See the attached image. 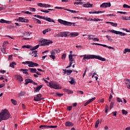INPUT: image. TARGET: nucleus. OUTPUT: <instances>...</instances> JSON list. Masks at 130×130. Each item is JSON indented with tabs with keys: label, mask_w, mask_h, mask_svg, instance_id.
<instances>
[{
	"label": "nucleus",
	"mask_w": 130,
	"mask_h": 130,
	"mask_svg": "<svg viewBox=\"0 0 130 130\" xmlns=\"http://www.w3.org/2000/svg\"><path fill=\"white\" fill-rule=\"evenodd\" d=\"M83 57V61H84V60L86 61L85 59H93L94 58H95L96 59H99V60H101L102 61H105L106 60V59H105V58H103L100 56H97L95 55L85 54V55L80 56V57Z\"/></svg>",
	"instance_id": "f257e3e1"
},
{
	"label": "nucleus",
	"mask_w": 130,
	"mask_h": 130,
	"mask_svg": "<svg viewBox=\"0 0 130 130\" xmlns=\"http://www.w3.org/2000/svg\"><path fill=\"white\" fill-rule=\"evenodd\" d=\"M9 118H12V116L8 110L5 109L0 113V122H2V120H7Z\"/></svg>",
	"instance_id": "f03ea898"
},
{
	"label": "nucleus",
	"mask_w": 130,
	"mask_h": 130,
	"mask_svg": "<svg viewBox=\"0 0 130 130\" xmlns=\"http://www.w3.org/2000/svg\"><path fill=\"white\" fill-rule=\"evenodd\" d=\"M58 22L60 23V24L64 25V26H71L72 25H73V26H75V24H76V23L75 22H70L66 20H62V19H58Z\"/></svg>",
	"instance_id": "7ed1b4c3"
},
{
	"label": "nucleus",
	"mask_w": 130,
	"mask_h": 130,
	"mask_svg": "<svg viewBox=\"0 0 130 130\" xmlns=\"http://www.w3.org/2000/svg\"><path fill=\"white\" fill-rule=\"evenodd\" d=\"M34 17H37V18H39V19H43V20H45L46 21H47V22L55 23V21H54V20H53L52 19L49 17H45V16L43 17L38 15H34Z\"/></svg>",
	"instance_id": "20e7f679"
},
{
	"label": "nucleus",
	"mask_w": 130,
	"mask_h": 130,
	"mask_svg": "<svg viewBox=\"0 0 130 130\" xmlns=\"http://www.w3.org/2000/svg\"><path fill=\"white\" fill-rule=\"evenodd\" d=\"M49 87L50 88H53V89H55L56 90H58L59 88V85L55 82H51L49 83Z\"/></svg>",
	"instance_id": "39448f33"
},
{
	"label": "nucleus",
	"mask_w": 130,
	"mask_h": 130,
	"mask_svg": "<svg viewBox=\"0 0 130 130\" xmlns=\"http://www.w3.org/2000/svg\"><path fill=\"white\" fill-rule=\"evenodd\" d=\"M50 43H52V41L43 40L41 41V46H46V45H49Z\"/></svg>",
	"instance_id": "423d86ee"
},
{
	"label": "nucleus",
	"mask_w": 130,
	"mask_h": 130,
	"mask_svg": "<svg viewBox=\"0 0 130 130\" xmlns=\"http://www.w3.org/2000/svg\"><path fill=\"white\" fill-rule=\"evenodd\" d=\"M108 31H109V32H110L111 33H114V34H116V35H120V36H125V35H126V34L124 32H122L121 31H118L114 29L109 30Z\"/></svg>",
	"instance_id": "0eeeda50"
},
{
	"label": "nucleus",
	"mask_w": 130,
	"mask_h": 130,
	"mask_svg": "<svg viewBox=\"0 0 130 130\" xmlns=\"http://www.w3.org/2000/svg\"><path fill=\"white\" fill-rule=\"evenodd\" d=\"M26 63L28 64L29 68H34V67H38L39 64L37 63H34L33 61H26Z\"/></svg>",
	"instance_id": "6e6552de"
},
{
	"label": "nucleus",
	"mask_w": 130,
	"mask_h": 130,
	"mask_svg": "<svg viewBox=\"0 0 130 130\" xmlns=\"http://www.w3.org/2000/svg\"><path fill=\"white\" fill-rule=\"evenodd\" d=\"M55 9H57L58 10H64L65 11H68V12H71V13H73V14H77V13H79V11H76L75 10H71L70 9H64L62 7H55Z\"/></svg>",
	"instance_id": "1a4fd4ad"
},
{
	"label": "nucleus",
	"mask_w": 130,
	"mask_h": 130,
	"mask_svg": "<svg viewBox=\"0 0 130 130\" xmlns=\"http://www.w3.org/2000/svg\"><path fill=\"white\" fill-rule=\"evenodd\" d=\"M16 21H19V22H21V23H28L29 20L27 19H25L23 17H19L18 19H16Z\"/></svg>",
	"instance_id": "9d476101"
},
{
	"label": "nucleus",
	"mask_w": 130,
	"mask_h": 130,
	"mask_svg": "<svg viewBox=\"0 0 130 130\" xmlns=\"http://www.w3.org/2000/svg\"><path fill=\"white\" fill-rule=\"evenodd\" d=\"M41 97H42L41 94H38L37 95L36 97L34 98V101L37 102L41 101L42 99H44L43 98H41Z\"/></svg>",
	"instance_id": "9b49d317"
},
{
	"label": "nucleus",
	"mask_w": 130,
	"mask_h": 130,
	"mask_svg": "<svg viewBox=\"0 0 130 130\" xmlns=\"http://www.w3.org/2000/svg\"><path fill=\"white\" fill-rule=\"evenodd\" d=\"M101 8H109V7H111V4L110 3H103L101 6Z\"/></svg>",
	"instance_id": "f8f14e48"
},
{
	"label": "nucleus",
	"mask_w": 130,
	"mask_h": 130,
	"mask_svg": "<svg viewBox=\"0 0 130 130\" xmlns=\"http://www.w3.org/2000/svg\"><path fill=\"white\" fill-rule=\"evenodd\" d=\"M59 36H60V37H68V36H70V35L69 34V32H60L59 33Z\"/></svg>",
	"instance_id": "ddd939ff"
},
{
	"label": "nucleus",
	"mask_w": 130,
	"mask_h": 130,
	"mask_svg": "<svg viewBox=\"0 0 130 130\" xmlns=\"http://www.w3.org/2000/svg\"><path fill=\"white\" fill-rule=\"evenodd\" d=\"M69 35H70V37H77V36H79V32H73L70 33Z\"/></svg>",
	"instance_id": "4468645a"
},
{
	"label": "nucleus",
	"mask_w": 130,
	"mask_h": 130,
	"mask_svg": "<svg viewBox=\"0 0 130 130\" xmlns=\"http://www.w3.org/2000/svg\"><path fill=\"white\" fill-rule=\"evenodd\" d=\"M43 86V85H41L38 86L37 88L34 87L35 93H36L37 92H39V91H40V89H41V88H42Z\"/></svg>",
	"instance_id": "2eb2a0df"
},
{
	"label": "nucleus",
	"mask_w": 130,
	"mask_h": 130,
	"mask_svg": "<svg viewBox=\"0 0 130 130\" xmlns=\"http://www.w3.org/2000/svg\"><path fill=\"white\" fill-rule=\"evenodd\" d=\"M125 83L126 85L127 88L130 90V80L128 79H125Z\"/></svg>",
	"instance_id": "dca6fc26"
},
{
	"label": "nucleus",
	"mask_w": 130,
	"mask_h": 130,
	"mask_svg": "<svg viewBox=\"0 0 130 130\" xmlns=\"http://www.w3.org/2000/svg\"><path fill=\"white\" fill-rule=\"evenodd\" d=\"M57 53H59V50L58 49H54L51 51V54L55 55Z\"/></svg>",
	"instance_id": "f3484780"
},
{
	"label": "nucleus",
	"mask_w": 130,
	"mask_h": 130,
	"mask_svg": "<svg viewBox=\"0 0 130 130\" xmlns=\"http://www.w3.org/2000/svg\"><path fill=\"white\" fill-rule=\"evenodd\" d=\"M65 125L68 127H72L74 126V123L70 121H67L65 123Z\"/></svg>",
	"instance_id": "a211bd4d"
},
{
	"label": "nucleus",
	"mask_w": 130,
	"mask_h": 130,
	"mask_svg": "<svg viewBox=\"0 0 130 130\" xmlns=\"http://www.w3.org/2000/svg\"><path fill=\"white\" fill-rule=\"evenodd\" d=\"M83 7H84V8H92L93 5L90 4V3L88 2L87 4H83Z\"/></svg>",
	"instance_id": "6ab92c4d"
},
{
	"label": "nucleus",
	"mask_w": 130,
	"mask_h": 130,
	"mask_svg": "<svg viewBox=\"0 0 130 130\" xmlns=\"http://www.w3.org/2000/svg\"><path fill=\"white\" fill-rule=\"evenodd\" d=\"M25 83H24V85H28L29 83H33V80L32 79H26L25 80Z\"/></svg>",
	"instance_id": "aec40b11"
},
{
	"label": "nucleus",
	"mask_w": 130,
	"mask_h": 130,
	"mask_svg": "<svg viewBox=\"0 0 130 130\" xmlns=\"http://www.w3.org/2000/svg\"><path fill=\"white\" fill-rule=\"evenodd\" d=\"M64 92H65L66 93H67V94H73V93H74V92L70 89H68L67 88H64L63 89Z\"/></svg>",
	"instance_id": "412c9836"
},
{
	"label": "nucleus",
	"mask_w": 130,
	"mask_h": 130,
	"mask_svg": "<svg viewBox=\"0 0 130 130\" xmlns=\"http://www.w3.org/2000/svg\"><path fill=\"white\" fill-rule=\"evenodd\" d=\"M0 23H6V24H11L12 23V22H11L10 21H7V20L2 19L1 20H0Z\"/></svg>",
	"instance_id": "4be33fe9"
},
{
	"label": "nucleus",
	"mask_w": 130,
	"mask_h": 130,
	"mask_svg": "<svg viewBox=\"0 0 130 130\" xmlns=\"http://www.w3.org/2000/svg\"><path fill=\"white\" fill-rule=\"evenodd\" d=\"M17 80L19 81L20 83H22L23 81V77L20 75H17Z\"/></svg>",
	"instance_id": "5701e85b"
},
{
	"label": "nucleus",
	"mask_w": 130,
	"mask_h": 130,
	"mask_svg": "<svg viewBox=\"0 0 130 130\" xmlns=\"http://www.w3.org/2000/svg\"><path fill=\"white\" fill-rule=\"evenodd\" d=\"M100 46H103V47H107V48H109V49H114V48L111 47V46H108L106 45H103V44H101L100 45Z\"/></svg>",
	"instance_id": "b1692460"
},
{
	"label": "nucleus",
	"mask_w": 130,
	"mask_h": 130,
	"mask_svg": "<svg viewBox=\"0 0 130 130\" xmlns=\"http://www.w3.org/2000/svg\"><path fill=\"white\" fill-rule=\"evenodd\" d=\"M50 31H51V29H50V28H47L43 31V34H44V35H45V34H46L47 32H50Z\"/></svg>",
	"instance_id": "393cba45"
},
{
	"label": "nucleus",
	"mask_w": 130,
	"mask_h": 130,
	"mask_svg": "<svg viewBox=\"0 0 130 130\" xmlns=\"http://www.w3.org/2000/svg\"><path fill=\"white\" fill-rule=\"evenodd\" d=\"M31 54V55L32 56H34L35 57H36L37 55V50H35L32 51L31 53H30Z\"/></svg>",
	"instance_id": "a878e982"
},
{
	"label": "nucleus",
	"mask_w": 130,
	"mask_h": 130,
	"mask_svg": "<svg viewBox=\"0 0 130 130\" xmlns=\"http://www.w3.org/2000/svg\"><path fill=\"white\" fill-rule=\"evenodd\" d=\"M32 20L34 22H36L37 23H38V24H41V21L39 20V19H38L33 18Z\"/></svg>",
	"instance_id": "bb28decb"
},
{
	"label": "nucleus",
	"mask_w": 130,
	"mask_h": 130,
	"mask_svg": "<svg viewBox=\"0 0 130 130\" xmlns=\"http://www.w3.org/2000/svg\"><path fill=\"white\" fill-rule=\"evenodd\" d=\"M28 70H29L30 73H36V72L37 71V70L34 68H29Z\"/></svg>",
	"instance_id": "cd10ccee"
},
{
	"label": "nucleus",
	"mask_w": 130,
	"mask_h": 130,
	"mask_svg": "<svg viewBox=\"0 0 130 130\" xmlns=\"http://www.w3.org/2000/svg\"><path fill=\"white\" fill-rule=\"evenodd\" d=\"M70 60V64L72 66L73 64V62L74 61V59L72 58V56H70L69 57Z\"/></svg>",
	"instance_id": "c85d7f7f"
},
{
	"label": "nucleus",
	"mask_w": 130,
	"mask_h": 130,
	"mask_svg": "<svg viewBox=\"0 0 130 130\" xmlns=\"http://www.w3.org/2000/svg\"><path fill=\"white\" fill-rule=\"evenodd\" d=\"M16 62H12L10 63L9 67L14 69L15 68V66H16Z\"/></svg>",
	"instance_id": "c756f323"
},
{
	"label": "nucleus",
	"mask_w": 130,
	"mask_h": 130,
	"mask_svg": "<svg viewBox=\"0 0 130 130\" xmlns=\"http://www.w3.org/2000/svg\"><path fill=\"white\" fill-rule=\"evenodd\" d=\"M106 38L108 39V40L109 41H110V42H112L113 41V39L111 38V37L108 35L106 36Z\"/></svg>",
	"instance_id": "7c9ffc66"
},
{
	"label": "nucleus",
	"mask_w": 130,
	"mask_h": 130,
	"mask_svg": "<svg viewBox=\"0 0 130 130\" xmlns=\"http://www.w3.org/2000/svg\"><path fill=\"white\" fill-rule=\"evenodd\" d=\"M11 101L12 103L13 104V105H17V104H18V102H17L16 100L14 99H11Z\"/></svg>",
	"instance_id": "2f4dec72"
},
{
	"label": "nucleus",
	"mask_w": 130,
	"mask_h": 130,
	"mask_svg": "<svg viewBox=\"0 0 130 130\" xmlns=\"http://www.w3.org/2000/svg\"><path fill=\"white\" fill-rule=\"evenodd\" d=\"M32 46L30 45H24L22 47V48H27L31 50Z\"/></svg>",
	"instance_id": "473e14b6"
},
{
	"label": "nucleus",
	"mask_w": 130,
	"mask_h": 130,
	"mask_svg": "<svg viewBox=\"0 0 130 130\" xmlns=\"http://www.w3.org/2000/svg\"><path fill=\"white\" fill-rule=\"evenodd\" d=\"M114 106V102H111L110 105V110H111L112 108H113Z\"/></svg>",
	"instance_id": "72a5a7b5"
},
{
	"label": "nucleus",
	"mask_w": 130,
	"mask_h": 130,
	"mask_svg": "<svg viewBox=\"0 0 130 130\" xmlns=\"http://www.w3.org/2000/svg\"><path fill=\"white\" fill-rule=\"evenodd\" d=\"M39 48V45H38L34 47H31L30 50H36V49H37V48Z\"/></svg>",
	"instance_id": "f704fd0d"
},
{
	"label": "nucleus",
	"mask_w": 130,
	"mask_h": 130,
	"mask_svg": "<svg viewBox=\"0 0 130 130\" xmlns=\"http://www.w3.org/2000/svg\"><path fill=\"white\" fill-rule=\"evenodd\" d=\"M57 125H48V128H56Z\"/></svg>",
	"instance_id": "c9c22d12"
},
{
	"label": "nucleus",
	"mask_w": 130,
	"mask_h": 130,
	"mask_svg": "<svg viewBox=\"0 0 130 130\" xmlns=\"http://www.w3.org/2000/svg\"><path fill=\"white\" fill-rule=\"evenodd\" d=\"M28 10V11H30V12H36V9H35V8L29 7Z\"/></svg>",
	"instance_id": "e433bc0d"
},
{
	"label": "nucleus",
	"mask_w": 130,
	"mask_h": 130,
	"mask_svg": "<svg viewBox=\"0 0 130 130\" xmlns=\"http://www.w3.org/2000/svg\"><path fill=\"white\" fill-rule=\"evenodd\" d=\"M126 52H130V49L125 48L124 49V51H123V54H125V53H126Z\"/></svg>",
	"instance_id": "4c0bfd02"
},
{
	"label": "nucleus",
	"mask_w": 130,
	"mask_h": 130,
	"mask_svg": "<svg viewBox=\"0 0 130 130\" xmlns=\"http://www.w3.org/2000/svg\"><path fill=\"white\" fill-rule=\"evenodd\" d=\"M99 119L97 120L95 122V128H97V127H98V125L99 124Z\"/></svg>",
	"instance_id": "58836bf2"
},
{
	"label": "nucleus",
	"mask_w": 130,
	"mask_h": 130,
	"mask_svg": "<svg viewBox=\"0 0 130 130\" xmlns=\"http://www.w3.org/2000/svg\"><path fill=\"white\" fill-rule=\"evenodd\" d=\"M21 13H24V14H26L27 15H32V12H30L29 11H21Z\"/></svg>",
	"instance_id": "ea45409f"
},
{
	"label": "nucleus",
	"mask_w": 130,
	"mask_h": 130,
	"mask_svg": "<svg viewBox=\"0 0 130 130\" xmlns=\"http://www.w3.org/2000/svg\"><path fill=\"white\" fill-rule=\"evenodd\" d=\"M69 83H70L71 85H73V84L75 83V79H74L73 78H71V80L69 81Z\"/></svg>",
	"instance_id": "a19ab883"
},
{
	"label": "nucleus",
	"mask_w": 130,
	"mask_h": 130,
	"mask_svg": "<svg viewBox=\"0 0 130 130\" xmlns=\"http://www.w3.org/2000/svg\"><path fill=\"white\" fill-rule=\"evenodd\" d=\"M51 7V5H48V4H44V6H43V8H50Z\"/></svg>",
	"instance_id": "79ce46f5"
},
{
	"label": "nucleus",
	"mask_w": 130,
	"mask_h": 130,
	"mask_svg": "<svg viewBox=\"0 0 130 130\" xmlns=\"http://www.w3.org/2000/svg\"><path fill=\"white\" fill-rule=\"evenodd\" d=\"M111 26H113V27H117V23H114L111 22Z\"/></svg>",
	"instance_id": "37998d69"
},
{
	"label": "nucleus",
	"mask_w": 130,
	"mask_h": 130,
	"mask_svg": "<svg viewBox=\"0 0 130 130\" xmlns=\"http://www.w3.org/2000/svg\"><path fill=\"white\" fill-rule=\"evenodd\" d=\"M106 16L107 17H115V16H116V15L114 14H108V15H106Z\"/></svg>",
	"instance_id": "c03bdc74"
},
{
	"label": "nucleus",
	"mask_w": 130,
	"mask_h": 130,
	"mask_svg": "<svg viewBox=\"0 0 130 130\" xmlns=\"http://www.w3.org/2000/svg\"><path fill=\"white\" fill-rule=\"evenodd\" d=\"M66 57H67V54L64 53L61 56L62 59H66Z\"/></svg>",
	"instance_id": "a18cd8bd"
},
{
	"label": "nucleus",
	"mask_w": 130,
	"mask_h": 130,
	"mask_svg": "<svg viewBox=\"0 0 130 130\" xmlns=\"http://www.w3.org/2000/svg\"><path fill=\"white\" fill-rule=\"evenodd\" d=\"M25 94H26V92H25V91H21L20 92V93H19V95H20V96H24V95H25Z\"/></svg>",
	"instance_id": "49530a36"
},
{
	"label": "nucleus",
	"mask_w": 130,
	"mask_h": 130,
	"mask_svg": "<svg viewBox=\"0 0 130 130\" xmlns=\"http://www.w3.org/2000/svg\"><path fill=\"white\" fill-rule=\"evenodd\" d=\"M122 114H124L125 115H126L128 113L127 111H125V110H122Z\"/></svg>",
	"instance_id": "de8ad7c7"
},
{
	"label": "nucleus",
	"mask_w": 130,
	"mask_h": 130,
	"mask_svg": "<svg viewBox=\"0 0 130 130\" xmlns=\"http://www.w3.org/2000/svg\"><path fill=\"white\" fill-rule=\"evenodd\" d=\"M96 99V98H93L92 99H91L90 100H88V102H89V103H91V102H93V101H94V100H95Z\"/></svg>",
	"instance_id": "09e8293b"
},
{
	"label": "nucleus",
	"mask_w": 130,
	"mask_h": 130,
	"mask_svg": "<svg viewBox=\"0 0 130 130\" xmlns=\"http://www.w3.org/2000/svg\"><path fill=\"white\" fill-rule=\"evenodd\" d=\"M20 72H23V73H26V72H28V70L27 69H20Z\"/></svg>",
	"instance_id": "8fccbe9b"
},
{
	"label": "nucleus",
	"mask_w": 130,
	"mask_h": 130,
	"mask_svg": "<svg viewBox=\"0 0 130 130\" xmlns=\"http://www.w3.org/2000/svg\"><path fill=\"white\" fill-rule=\"evenodd\" d=\"M117 102L118 103H120L121 102V103H122L123 102L122 101V100H121V98H117Z\"/></svg>",
	"instance_id": "3c124183"
},
{
	"label": "nucleus",
	"mask_w": 130,
	"mask_h": 130,
	"mask_svg": "<svg viewBox=\"0 0 130 130\" xmlns=\"http://www.w3.org/2000/svg\"><path fill=\"white\" fill-rule=\"evenodd\" d=\"M49 57L52 59H55V56L53 54L50 55Z\"/></svg>",
	"instance_id": "603ef678"
},
{
	"label": "nucleus",
	"mask_w": 130,
	"mask_h": 130,
	"mask_svg": "<svg viewBox=\"0 0 130 130\" xmlns=\"http://www.w3.org/2000/svg\"><path fill=\"white\" fill-rule=\"evenodd\" d=\"M42 127H45V128H48V125H41L40 126V128H42Z\"/></svg>",
	"instance_id": "864d4df0"
},
{
	"label": "nucleus",
	"mask_w": 130,
	"mask_h": 130,
	"mask_svg": "<svg viewBox=\"0 0 130 130\" xmlns=\"http://www.w3.org/2000/svg\"><path fill=\"white\" fill-rule=\"evenodd\" d=\"M43 80L44 81L45 83H46V84H47V86H49V83H51V82H49L47 80L44 79V78L43 79Z\"/></svg>",
	"instance_id": "5fc2aeb1"
},
{
	"label": "nucleus",
	"mask_w": 130,
	"mask_h": 130,
	"mask_svg": "<svg viewBox=\"0 0 130 130\" xmlns=\"http://www.w3.org/2000/svg\"><path fill=\"white\" fill-rule=\"evenodd\" d=\"M38 7H41L42 8H43V7H44V4H43L42 3H39V4H38Z\"/></svg>",
	"instance_id": "6e6d98bb"
},
{
	"label": "nucleus",
	"mask_w": 130,
	"mask_h": 130,
	"mask_svg": "<svg viewBox=\"0 0 130 130\" xmlns=\"http://www.w3.org/2000/svg\"><path fill=\"white\" fill-rule=\"evenodd\" d=\"M1 50L3 53H7V52H6V48L4 47V46L3 49H2Z\"/></svg>",
	"instance_id": "4d7b16f0"
},
{
	"label": "nucleus",
	"mask_w": 130,
	"mask_h": 130,
	"mask_svg": "<svg viewBox=\"0 0 130 130\" xmlns=\"http://www.w3.org/2000/svg\"><path fill=\"white\" fill-rule=\"evenodd\" d=\"M40 11L41 12H43V13H49V11L48 10H41Z\"/></svg>",
	"instance_id": "13d9d810"
},
{
	"label": "nucleus",
	"mask_w": 130,
	"mask_h": 130,
	"mask_svg": "<svg viewBox=\"0 0 130 130\" xmlns=\"http://www.w3.org/2000/svg\"><path fill=\"white\" fill-rule=\"evenodd\" d=\"M73 108L72 106H69L67 108V110H69V111H71Z\"/></svg>",
	"instance_id": "bf43d9fd"
},
{
	"label": "nucleus",
	"mask_w": 130,
	"mask_h": 130,
	"mask_svg": "<svg viewBox=\"0 0 130 130\" xmlns=\"http://www.w3.org/2000/svg\"><path fill=\"white\" fill-rule=\"evenodd\" d=\"M93 21H94L95 22H98V21H102L101 19H99L98 18H94L93 19Z\"/></svg>",
	"instance_id": "052dcab7"
},
{
	"label": "nucleus",
	"mask_w": 130,
	"mask_h": 130,
	"mask_svg": "<svg viewBox=\"0 0 130 130\" xmlns=\"http://www.w3.org/2000/svg\"><path fill=\"white\" fill-rule=\"evenodd\" d=\"M125 20H130V16H125Z\"/></svg>",
	"instance_id": "680f3d73"
},
{
	"label": "nucleus",
	"mask_w": 130,
	"mask_h": 130,
	"mask_svg": "<svg viewBox=\"0 0 130 130\" xmlns=\"http://www.w3.org/2000/svg\"><path fill=\"white\" fill-rule=\"evenodd\" d=\"M24 36H27V37L30 36V32H26L25 34H24Z\"/></svg>",
	"instance_id": "e2e57ef3"
},
{
	"label": "nucleus",
	"mask_w": 130,
	"mask_h": 130,
	"mask_svg": "<svg viewBox=\"0 0 130 130\" xmlns=\"http://www.w3.org/2000/svg\"><path fill=\"white\" fill-rule=\"evenodd\" d=\"M92 40L93 41H99V39L97 38H93Z\"/></svg>",
	"instance_id": "0e129e2a"
},
{
	"label": "nucleus",
	"mask_w": 130,
	"mask_h": 130,
	"mask_svg": "<svg viewBox=\"0 0 130 130\" xmlns=\"http://www.w3.org/2000/svg\"><path fill=\"white\" fill-rule=\"evenodd\" d=\"M112 113L114 116H116V114L117 113V111L113 112Z\"/></svg>",
	"instance_id": "69168bd1"
},
{
	"label": "nucleus",
	"mask_w": 130,
	"mask_h": 130,
	"mask_svg": "<svg viewBox=\"0 0 130 130\" xmlns=\"http://www.w3.org/2000/svg\"><path fill=\"white\" fill-rule=\"evenodd\" d=\"M88 104H90V103L89 102V101H88L86 103H85L84 104V106L85 107H86V106H87V105H88Z\"/></svg>",
	"instance_id": "338daca9"
},
{
	"label": "nucleus",
	"mask_w": 130,
	"mask_h": 130,
	"mask_svg": "<svg viewBox=\"0 0 130 130\" xmlns=\"http://www.w3.org/2000/svg\"><path fill=\"white\" fill-rule=\"evenodd\" d=\"M7 44H9V42H5L4 43H3V46H5L7 45Z\"/></svg>",
	"instance_id": "774afa93"
}]
</instances>
